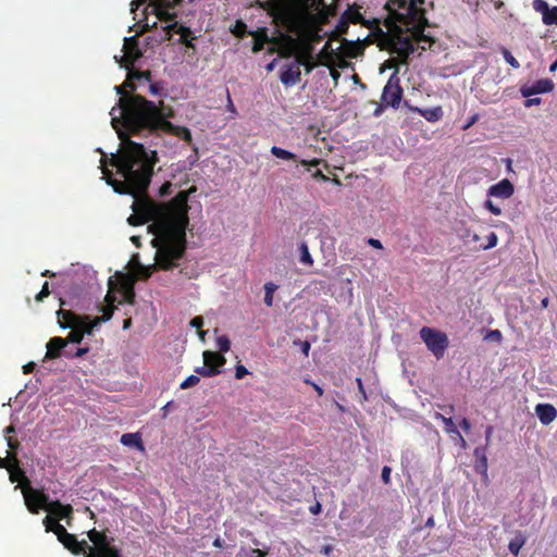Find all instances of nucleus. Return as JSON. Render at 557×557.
<instances>
[{"instance_id": "09e8293b", "label": "nucleus", "mask_w": 557, "mask_h": 557, "mask_svg": "<svg viewBox=\"0 0 557 557\" xmlns=\"http://www.w3.org/2000/svg\"><path fill=\"white\" fill-rule=\"evenodd\" d=\"M461 239L467 244H471L480 242L481 238L476 233L472 232L471 230H466L465 233L461 235Z\"/></svg>"}, {"instance_id": "680f3d73", "label": "nucleus", "mask_w": 557, "mask_h": 557, "mask_svg": "<svg viewBox=\"0 0 557 557\" xmlns=\"http://www.w3.org/2000/svg\"><path fill=\"white\" fill-rule=\"evenodd\" d=\"M251 557H267L269 554V548L263 550L260 548H251L250 549Z\"/></svg>"}, {"instance_id": "7ed1b4c3", "label": "nucleus", "mask_w": 557, "mask_h": 557, "mask_svg": "<svg viewBox=\"0 0 557 557\" xmlns=\"http://www.w3.org/2000/svg\"><path fill=\"white\" fill-rule=\"evenodd\" d=\"M127 125L132 135L157 134L159 132L172 134L190 144L191 133L185 126H177L168 121L153 101L145 97H135L127 110Z\"/></svg>"}, {"instance_id": "774afa93", "label": "nucleus", "mask_w": 557, "mask_h": 557, "mask_svg": "<svg viewBox=\"0 0 557 557\" xmlns=\"http://www.w3.org/2000/svg\"><path fill=\"white\" fill-rule=\"evenodd\" d=\"M171 188H172V184H171V183H169V182H168V183H164V184L161 186V188H160V194H161L162 196H164V195H169V194H170V191H171Z\"/></svg>"}, {"instance_id": "1a4fd4ad", "label": "nucleus", "mask_w": 557, "mask_h": 557, "mask_svg": "<svg viewBox=\"0 0 557 557\" xmlns=\"http://www.w3.org/2000/svg\"><path fill=\"white\" fill-rule=\"evenodd\" d=\"M58 323L60 327L66 329L75 326L82 330V335L91 334L94 329L99 324L96 323V319H91L89 315H79L71 310L60 309L58 312Z\"/></svg>"}, {"instance_id": "de8ad7c7", "label": "nucleus", "mask_w": 557, "mask_h": 557, "mask_svg": "<svg viewBox=\"0 0 557 557\" xmlns=\"http://www.w3.org/2000/svg\"><path fill=\"white\" fill-rule=\"evenodd\" d=\"M532 4H533V9L536 12L542 13L543 16H544V14L548 13L550 10V8L548 7V3L544 0H534Z\"/></svg>"}, {"instance_id": "3c124183", "label": "nucleus", "mask_w": 557, "mask_h": 557, "mask_svg": "<svg viewBox=\"0 0 557 557\" xmlns=\"http://www.w3.org/2000/svg\"><path fill=\"white\" fill-rule=\"evenodd\" d=\"M348 27H349L348 22L343 16H341L333 35L336 34L337 36H339V35L346 34L348 32Z\"/></svg>"}, {"instance_id": "ea45409f", "label": "nucleus", "mask_w": 557, "mask_h": 557, "mask_svg": "<svg viewBox=\"0 0 557 557\" xmlns=\"http://www.w3.org/2000/svg\"><path fill=\"white\" fill-rule=\"evenodd\" d=\"M216 347L220 354L227 352L231 348V341L225 335L219 336L216 338Z\"/></svg>"}, {"instance_id": "dca6fc26", "label": "nucleus", "mask_w": 557, "mask_h": 557, "mask_svg": "<svg viewBox=\"0 0 557 557\" xmlns=\"http://www.w3.org/2000/svg\"><path fill=\"white\" fill-rule=\"evenodd\" d=\"M554 86L555 85L552 79H539L531 86H523L521 88V95L523 97H531L536 94L549 92L554 89Z\"/></svg>"}, {"instance_id": "a19ab883", "label": "nucleus", "mask_w": 557, "mask_h": 557, "mask_svg": "<svg viewBox=\"0 0 557 557\" xmlns=\"http://www.w3.org/2000/svg\"><path fill=\"white\" fill-rule=\"evenodd\" d=\"M486 239H487V243L486 244H481L479 246L480 249L487 250V249L494 248L497 245V243H498V236L494 232H491L487 235Z\"/></svg>"}, {"instance_id": "4c0bfd02", "label": "nucleus", "mask_w": 557, "mask_h": 557, "mask_svg": "<svg viewBox=\"0 0 557 557\" xmlns=\"http://www.w3.org/2000/svg\"><path fill=\"white\" fill-rule=\"evenodd\" d=\"M69 329H71V332L69 333L67 337L65 338V339H67V344L69 343L79 344L84 338V336L82 335V330H78L75 326H70Z\"/></svg>"}, {"instance_id": "20e7f679", "label": "nucleus", "mask_w": 557, "mask_h": 557, "mask_svg": "<svg viewBox=\"0 0 557 557\" xmlns=\"http://www.w3.org/2000/svg\"><path fill=\"white\" fill-rule=\"evenodd\" d=\"M387 16L385 26H395V22H400L406 30H412L413 42L417 51H425L435 42L431 36L423 33L428 24L425 12L417 5L416 0H388L385 3Z\"/></svg>"}, {"instance_id": "a878e982", "label": "nucleus", "mask_w": 557, "mask_h": 557, "mask_svg": "<svg viewBox=\"0 0 557 557\" xmlns=\"http://www.w3.org/2000/svg\"><path fill=\"white\" fill-rule=\"evenodd\" d=\"M342 16L348 22V24H362L367 27H370L371 26V23L369 21H366L362 16V14L360 13L359 11V8L354 5V7H349L346 11H344V13L342 14Z\"/></svg>"}, {"instance_id": "0e129e2a", "label": "nucleus", "mask_w": 557, "mask_h": 557, "mask_svg": "<svg viewBox=\"0 0 557 557\" xmlns=\"http://www.w3.org/2000/svg\"><path fill=\"white\" fill-rule=\"evenodd\" d=\"M356 382H357V385H358V391H359V393H360V395L362 397V400H367L368 397H367V393H366L362 380L360 377H357Z\"/></svg>"}, {"instance_id": "603ef678", "label": "nucleus", "mask_w": 557, "mask_h": 557, "mask_svg": "<svg viewBox=\"0 0 557 557\" xmlns=\"http://www.w3.org/2000/svg\"><path fill=\"white\" fill-rule=\"evenodd\" d=\"M485 339L500 343L503 339V334L499 330H491L486 334Z\"/></svg>"}, {"instance_id": "e433bc0d", "label": "nucleus", "mask_w": 557, "mask_h": 557, "mask_svg": "<svg viewBox=\"0 0 557 557\" xmlns=\"http://www.w3.org/2000/svg\"><path fill=\"white\" fill-rule=\"evenodd\" d=\"M277 289V285L272 282L265 283L264 285V304L269 307L273 305V294Z\"/></svg>"}, {"instance_id": "bf43d9fd", "label": "nucleus", "mask_w": 557, "mask_h": 557, "mask_svg": "<svg viewBox=\"0 0 557 557\" xmlns=\"http://www.w3.org/2000/svg\"><path fill=\"white\" fill-rule=\"evenodd\" d=\"M391 472H392V469L388 466L383 467L381 476H382V481L385 484H389V482H391Z\"/></svg>"}, {"instance_id": "338daca9", "label": "nucleus", "mask_w": 557, "mask_h": 557, "mask_svg": "<svg viewBox=\"0 0 557 557\" xmlns=\"http://www.w3.org/2000/svg\"><path fill=\"white\" fill-rule=\"evenodd\" d=\"M368 244L375 249H383V245L379 239L369 238Z\"/></svg>"}, {"instance_id": "c756f323", "label": "nucleus", "mask_w": 557, "mask_h": 557, "mask_svg": "<svg viewBox=\"0 0 557 557\" xmlns=\"http://www.w3.org/2000/svg\"><path fill=\"white\" fill-rule=\"evenodd\" d=\"M271 153L275 156L278 159L286 160V161H298L297 156L286 149H283L277 146H273L271 148Z\"/></svg>"}, {"instance_id": "37998d69", "label": "nucleus", "mask_w": 557, "mask_h": 557, "mask_svg": "<svg viewBox=\"0 0 557 557\" xmlns=\"http://www.w3.org/2000/svg\"><path fill=\"white\" fill-rule=\"evenodd\" d=\"M502 54L505 59V61L511 65L513 69H519L520 63L518 60L511 54V52L507 48H502Z\"/></svg>"}, {"instance_id": "2eb2a0df", "label": "nucleus", "mask_w": 557, "mask_h": 557, "mask_svg": "<svg viewBox=\"0 0 557 557\" xmlns=\"http://www.w3.org/2000/svg\"><path fill=\"white\" fill-rule=\"evenodd\" d=\"M405 107L414 113L420 114L423 116L428 122H438L443 119L444 112L441 106L429 108V109H421L414 106H411L408 101H405Z\"/></svg>"}, {"instance_id": "9d476101", "label": "nucleus", "mask_w": 557, "mask_h": 557, "mask_svg": "<svg viewBox=\"0 0 557 557\" xmlns=\"http://www.w3.org/2000/svg\"><path fill=\"white\" fill-rule=\"evenodd\" d=\"M420 337L426 345L428 349L437 358H443L445 350L449 345L447 335L438 330L423 326L420 330Z\"/></svg>"}, {"instance_id": "f03ea898", "label": "nucleus", "mask_w": 557, "mask_h": 557, "mask_svg": "<svg viewBox=\"0 0 557 557\" xmlns=\"http://www.w3.org/2000/svg\"><path fill=\"white\" fill-rule=\"evenodd\" d=\"M187 200V193L182 190L168 203L156 202L159 222L149 224L148 231L154 235L151 245L157 249L156 267L161 270L177 267L185 255L186 227L189 222Z\"/></svg>"}, {"instance_id": "473e14b6", "label": "nucleus", "mask_w": 557, "mask_h": 557, "mask_svg": "<svg viewBox=\"0 0 557 557\" xmlns=\"http://www.w3.org/2000/svg\"><path fill=\"white\" fill-rule=\"evenodd\" d=\"M311 47L310 46H306L305 47V50L301 51V52H298L296 54V59H295V62H293V64H297L298 67L300 69V65H306L308 64V62L311 60Z\"/></svg>"}, {"instance_id": "e2e57ef3", "label": "nucleus", "mask_w": 557, "mask_h": 557, "mask_svg": "<svg viewBox=\"0 0 557 557\" xmlns=\"http://www.w3.org/2000/svg\"><path fill=\"white\" fill-rule=\"evenodd\" d=\"M203 325V319L202 317H195L190 321V326L200 330Z\"/></svg>"}, {"instance_id": "4468645a", "label": "nucleus", "mask_w": 557, "mask_h": 557, "mask_svg": "<svg viewBox=\"0 0 557 557\" xmlns=\"http://www.w3.org/2000/svg\"><path fill=\"white\" fill-rule=\"evenodd\" d=\"M273 45L277 47L281 57L289 58L296 53L300 42L290 35L281 34L278 37H273Z\"/></svg>"}, {"instance_id": "4d7b16f0", "label": "nucleus", "mask_w": 557, "mask_h": 557, "mask_svg": "<svg viewBox=\"0 0 557 557\" xmlns=\"http://www.w3.org/2000/svg\"><path fill=\"white\" fill-rule=\"evenodd\" d=\"M246 374H248V370L243 364H237L235 367V377L237 380H242Z\"/></svg>"}, {"instance_id": "a18cd8bd", "label": "nucleus", "mask_w": 557, "mask_h": 557, "mask_svg": "<svg viewBox=\"0 0 557 557\" xmlns=\"http://www.w3.org/2000/svg\"><path fill=\"white\" fill-rule=\"evenodd\" d=\"M401 64L400 63V60L399 58H391L388 60H386L384 63H383V67L381 69V72L384 70V69H394V73L393 74H396L398 76V73H399V69H398V65Z\"/></svg>"}, {"instance_id": "8fccbe9b", "label": "nucleus", "mask_w": 557, "mask_h": 557, "mask_svg": "<svg viewBox=\"0 0 557 557\" xmlns=\"http://www.w3.org/2000/svg\"><path fill=\"white\" fill-rule=\"evenodd\" d=\"M199 381H200L199 376L191 374V375L187 376V377H186V379L181 383V386H180V387H181L182 389H187V388H189V387H193V386L197 385V384L199 383Z\"/></svg>"}, {"instance_id": "6e6552de", "label": "nucleus", "mask_w": 557, "mask_h": 557, "mask_svg": "<svg viewBox=\"0 0 557 557\" xmlns=\"http://www.w3.org/2000/svg\"><path fill=\"white\" fill-rule=\"evenodd\" d=\"M18 475L23 479L25 486L23 487V496L28 511L37 515L40 509L49 510V496L41 490H36L29 486L30 482L25 476L22 470H18Z\"/></svg>"}, {"instance_id": "0eeeda50", "label": "nucleus", "mask_w": 557, "mask_h": 557, "mask_svg": "<svg viewBox=\"0 0 557 557\" xmlns=\"http://www.w3.org/2000/svg\"><path fill=\"white\" fill-rule=\"evenodd\" d=\"M126 88H129L128 86H124V83L120 86H115L114 89L117 95H120L119 101H117V108L113 107L110 111L111 115V124L112 127L119 134V138L122 141L121 148L124 147V144L126 141H132L129 139L131 134V127L127 125L126 122V115L127 110L132 104V99L135 97H141L140 95H129L126 92Z\"/></svg>"}, {"instance_id": "2f4dec72", "label": "nucleus", "mask_w": 557, "mask_h": 557, "mask_svg": "<svg viewBox=\"0 0 557 557\" xmlns=\"http://www.w3.org/2000/svg\"><path fill=\"white\" fill-rule=\"evenodd\" d=\"M249 32L247 29V25L242 20H237L233 27H231V33L237 37V38H244L245 36L249 35Z\"/></svg>"}, {"instance_id": "58836bf2", "label": "nucleus", "mask_w": 557, "mask_h": 557, "mask_svg": "<svg viewBox=\"0 0 557 557\" xmlns=\"http://www.w3.org/2000/svg\"><path fill=\"white\" fill-rule=\"evenodd\" d=\"M47 532H53L59 541H62V539L69 533L59 521L58 523H54V527L47 525Z\"/></svg>"}, {"instance_id": "cd10ccee", "label": "nucleus", "mask_w": 557, "mask_h": 557, "mask_svg": "<svg viewBox=\"0 0 557 557\" xmlns=\"http://www.w3.org/2000/svg\"><path fill=\"white\" fill-rule=\"evenodd\" d=\"M525 542H527V537L521 532H518L516 534V536L512 540H510V542L508 544L509 552L512 555L518 556V554L520 553V550L523 547V545L525 544Z\"/></svg>"}, {"instance_id": "a211bd4d", "label": "nucleus", "mask_w": 557, "mask_h": 557, "mask_svg": "<svg viewBox=\"0 0 557 557\" xmlns=\"http://www.w3.org/2000/svg\"><path fill=\"white\" fill-rule=\"evenodd\" d=\"M487 193L490 196L507 199L513 195L515 187L509 180L504 178V180L499 181L498 183L492 185L488 188Z\"/></svg>"}, {"instance_id": "79ce46f5", "label": "nucleus", "mask_w": 557, "mask_h": 557, "mask_svg": "<svg viewBox=\"0 0 557 557\" xmlns=\"http://www.w3.org/2000/svg\"><path fill=\"white\" fill-rule=\"evenodd\" d=\"M542 20L545 25L557 24V7L552 8L548 13L542 16Z\"/></svg>"}, {"instance_id": "5fc2aeb1", "label": "nucleus", "mask_w": 557, "mask_h": 557, "mask_svg": "<svg viewBox=\"0 0 557 557\" xmlns=\"http://www.w3.org/2000/svg\"><path fill=\"white\" fill-rule=\"evenodd\" d=\"M299 162H300V164L308 166V168H311V166L315 168L322 163L325 166H327L326 162L323 159H318V158H314L312 160H300Z\"/></svg>"}, {"instance_id": "f3484780", "label": "nucleus", "mask_w": 557, "mask_h": 557, "mask_svg": "<svg viewBox=\"0 0 557 557\" xmlns=\"http://www.w3.org/2000/svg\"><path fill=\"white\" fill-rule=\"evenodd\" d=\"M67 346V339H64L63 337H52L48 343H47V352H46V356H45V359H49V360H52V359H57L59 357H61L62 355L64 356V350H66Z\"/></svg>"}, {"instance_id": "bb28decb", "label": "nucleus", "mask_w": 557, "mask_h": 557, "mask_svg": "<svg viewBox=\"0 0 557 557\" xmlns=\"http://www.w3.org/2000/svg\"><path fill=\"white\" fill-rule=\"evenodd\" d=\"M120 442L127 447H134L139 451H145V446L139 433H125L121 436Z\"/></svg>"}, {"instance_id": "f704fd0d", "label": "nucleus", "mask_w": 557, "mask_h": 557, "mask_svg": "<svg viewBox=\"0 0 557 557\" xmlns=\"http://www.w3.org/2000/svg\"><path fill=\"white\" fill-rule=\"evenodd\" d=\"M114 310H115V306L114 305H107V306H101L100 307V311L102 312V315L101 317H96V323H101V322H107L109 321L113 313H114Z\"/></svg>"}, {"instance_id": "39448f33", "label": "nucleus", "mask_w": 557, "mask_h": 557, "mask_svg": "<svg viewBox=\"0 0 557 557\" xmlns=\"http://www.w3.org/2000/svg\"><path fill=\"white\" fill-rule=\"evenodd\" d=\"M87 536L92 546L88 545L86 541H78L77 537L67 533L62 541H59L63 546L69 549L73 555L84 557H121V549L113 545L114 539L109 537L106 531H98L91 529L87 532Z\"/></svg>"}, {"instance_id": "6e6d98bb", "label": "nucleus", "mask_w": 557, "mask_h": 557, "mask_svg": "<svg viewBox=\"0 0 557 557\" xmlns=\"http://www.w3.org/2000/svg\"><path fill=\"white\" fill-rule=\"evenodd\" d=\"M50 294L49 292V283L45 282L42 285L41 290L36 295L35 299L37 301H41L44 298L48 297Z\"/></svg>"}, {"instance_id": "4be33fe9", "label": "nucleus", "mask_w": 557, "mask_h": 557, "mask_svg": "<svg viewBox=\"0 0 557 557\" xmlns=\"http://www.w3.org/2000/svg\"><path fill=\"white\" fill-rule=\"evenodd\" d=\"M249 35L253 37L252 52L258 53L263 50L267 42L273 44V37H269L268 28L260 27L255 32H249Z\"/></svg>"}, {"instance_id": "f8f14e48", "label": "nucleus", "mask_w": 557, "mask_h": 557, "mask_svg": "<svg viewBox=\"0 0 557 557\" xmlns=\"http://www.w3.org/2000/svg\"><path fill=\"white\" fill-rule=\"evenodd\" d=\"M171 24L166 25L164 27V30L166 32V39L171 40V32H175L180 34V42L186 46L187 48L195 49L194 40L196 39V36H194L191 29L187 26H184L182 24H178L176 22V18L173 21H170Z\"/></svg>"}, {"instance_id": "b1692460", "label": "nucleus", "mask_w": 557, "mask_h": 557, "mask_svg": "<svg viewBox=\"0 0 557 557\" xmlns=\"http://www.w3.org/2000/svg\"><path fill=\"white\" fill-rule=\"evenodd\" d=\"M48 511L55 515V519L59 521L60 519L70 518L73 513V507L71 505H63L60 500H51Z\"/></svg>"}, {"instance_id": "f257e3e1", "label": "nucleus", "mask_w": 557, "mask_h": 557, "mask_svg": "<svg viewBox=\"0 0 557 557\" xmlns=\"http://www.w3.org/2000/svg\"><path fill=\"white\" fill-rule=\"evenodd\" d=\"M158 162L156 150H147L143 144L126 141L117 153L111 154L109 164L116 168L123 180H115L107 168L104 157L101 159L102 174L114 191L122 195H132L135 200L132 205L134 213L127 219L133 226L151 222H159L156 201L147 197V189L153 175V168Z\"/></svg>"}, {"instance_id": "393cba45", "label": "nucleus", "mask_w": 557, "mask_h": 557, "mask_svg": "<svg viewBox=\"0 0 557 557\" xmlns=\"http://www.w3.org/2000/svg\"><path fill=\"white\" fill-rule=\"evenodd\" d=\"M203 363L207 367H213L221 370V368L226 363L225 357L216 351L206 350L202 354Z\"/></svg>"}, {"instance_id": "9b49d317", "label": "nucleus", "mask_w": 557, "mask_h": 557, "mask_svg": "<svg viewBox=\"0 0 557 557\" xmlns=\"http://www.w3.org/2000/svg\"><path fill=\"white\" fill-rule=\"evenodd\" d=\"M403 92L399 76L392 74L383 88L381 101L385 106H391L396 109L400 104Z\"/></svg>"}, {"instance_id": "69168bd1", "label": "nucleus", "mask_w": 557, "mask_h": 557, "mask_svg": "<svg viewBox=\"0 0 557 557\" xmlns=\"http://www.w3.org/2000/svg\"><path fill=\"white\" fill-rule=\"evenodd\" d=\"M312 177L317 181H323V182H326L329 180V177L326 175L323 174V172L321 170H315L313 173H312Z\"/></svg>"}, {"instance_id": "052dcab7", "label": "nucleus", "mask_w": 557, "mask_h": 557, "mask_svg": "<svg viewBox=\"0 0 557 557\" xmlns=\"http://www.w3.org/2000/svg\"><path fill=\"white\" fill-rule=\"evenodd\" d=\"M476 468L482 469V471L487 470V458L485 454H482L481 459L476 460Z\"/></svg>"}, {"instance_id": "13d9d810", "label": "nucleus", "mask_w": 557, "mask_h": 557, "mask_svg": "<svg viewBox=\"0 0 557 557\" xmlns=\"http://www.w3.org/2000/svg\"><path fill=\"white\" fill-rule=\"evenodd\" d=\"M5 440L10 450L15 451L18 448L20 442L15 437L5 436Z\"/></svg>"}, {"instance_id": "7c9ffc66", "label": "nucleus", "mask_w": 557, "mask_h": 557, "mask_svg": "<svg viewBox=\"0 0 557 557\" xmlns=\"http://www.w3.org/2000/svg\"><path fill=\"white\" fill-rule=\"evenodd\" d=\"M144 74L141 71L136 70H128L126 81L124 82V86H128L132 91L136 90V85L134 84V81H140L143 79Z\"/></svg>"}, {"instance_id": "864d4df0", "label": "nucleus", "mask_w": 557, "mask_h": 557, "mask_svg": "<svg viewBox=\"0 0 557 557\" xmlns=\"http://www.w3.org/2000/svg\"><path fill=\"white\" fill-rule=\"evenodd\" d=\"M484 208L487 209L494 215H500L503 213L502 209L493 203L492 200L487 199L484 202Z\"/></svg>"}, {"instance_id": "5701e85b", "label": "nucleus", "mask_w": 557, "mask_h": 557, "mask_svg": "<svg viewBox=\"0 0 557 557\" xmlns=\"http://www.w3.org/2000/svg\"><path fill=\"white\" fill-rule=\"evenodd\" d=\"M119 292L122 295V302H126L129 305L135 304V289H134V283L128 277L123 276L120 284H119Z\"/></svg>"}, {"instance_id": "412c9836", "label": "nucleus", "mask_w": 557, "mask_h": 557, "mask_svg": "<svg viewBox=\"0 0 557 557\" xmlns=\"http://www.w3.org/2000/svg\"><path fill=\"white\" fill-rule=\"evenodd\" d=\"M339 54L344 58H357L358 55L362 54L363 52V46L360 44L359 39L356 41H349L347 39L342 40V45L338 48Z\"/></svg>"}, {"instance_id": "aec40b11", "label": "nucleus", "mask_w": 557, "mask_h": 557, "mask_svg": "<svg viewBox=\"0 0 557 557\" xmlns=\"http://www.w3.org/2000/svg\"><path fill=\"white\" fill-rule=\"evenodd\" d=\"M535 413L544 425L550 424L557 418V409L552 404H537Z\"/></svg>"}, {"instance_id": "ddd939ff", "label": "nucleus", "mask_w": 557, "mask_h": 557, "mask_svg": "<svg viewBox=\"0 0 557 557\" xmlns=\"http://www.w3.org/2000/svg\"><path fill=\"white\" fill-rule=\"evenodd\" d=\"M124 57L123 62L124 66L128 69L133 66V64L143 57V52L139 49V44L136 36H132L124 39L123 46Z\"/></svg>"}, {"instance_id": "c03bdc74", "label": "nucleus", "mask_w": 557, "mask_h": 557, "mask_svg": "<svg viewBox=\"0 0 557 557\" xmlns=\"http://www.w3.org/2000/svg\"><path fill=\"white\" fill-rule=\"evenodd\" d=\"M88 351H89L88 347H79L75 350L66 349V350H64V357L71 358V359L79 358V357H83L84 355H86Z\"/></svg>"}, {"instance_id": "72a5a7b5", "label": "nucleus", "mask_w": 557, "mask_h": 557, "mask_svg": "<svg viewBox=\"0 0 557 557\" xmlns=\"http://www.w3.org/2000/svg\"><path fill=\"white\" fill-rule=\"evenodd\" d=\"M434 418H435L436 420H441V421L444 423V425H445V431H446L447 433H454V434H456V433H458V432H459V431L457 430V428H456V425H455V423H454V421H453V418H451V417H445V416H443L442 413L436 412V413H435V416H434Z\"/></svg>"}, {"instance_id": "6ab92c4d", "label": "nucleus", "mask_w": 557, "mask_h": 557, "mask_svg": "<svg viewBox=\"0 0 557 557\" xmlns=\"http://www.w3.org/2000/svg\"><path fill=\"white\" fill-rule=\"evenodd\" d=\"M301 72L297 64H288L282 69L280 79L285 86H294L300 82Z\"/></svg>"}, {"instance_id": "c9c22d12", "label": "nucleus", "mask_w": 557, "mask_h": 557, "mask_svg": "<svg viewBox=\"0 0 557 557\" xmlns=\"http://www.w3.org/2000/svg\"><path fill=\"white\" fill-rule=\"evenodd\" d=\"M195 373L203 376V377H212L221 373V370L213 367H207L205 363L202 367H197L195 369Z\"/></svg>"}, {"instance_id": "423d86ee", "label": "nucleus", "mask_w": 557, "mask_h": 557, "mask_svg": "<svg viewBox=\"0 0 557 557\" xmlns=\"http://www.w3.org/2000/svg\"><path fill=\"white\" fill-rule=\"evenodd\" d=\"M400 22H395V26L387 27L391 34L383 35L380 38V47L392 54H397L401 64H407L408 58L417 51L413 37L406 35V28L401 27Z\"/></svg>"}, {"instance_id": "49530a36", "label": "nucleus", "mask_w": 557, "mask_h": 557, "mask_svg": "<svg viewBox=\"0 0 557 557\" xmlns=\"http://www.w3.org/2000/svg\"><path fill=\"white\" fill-rule=\"evenodd\" d=\"M323 4V0H301L300 8L305 10H318Z\"/></svg>"}, {"instance_id": "c85d7f7f", "label": "nucleus", "mask_w": 557, "mask_h": 557, "mask_svg": "<svg viewBox=\"0 0 557 557\" xmlns=\"http://www.w3.org/2000/svg\"><path fill=\"white\" fill-rule=\"evenodd\" d=\"M298 250L300 253V257H299L300 263L306 264L308 267H312L314 261H313V258L311 257V253L309 251V247H308L307 243L301 242L299 244Z\"/></svg>"}]
</instances>
